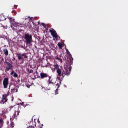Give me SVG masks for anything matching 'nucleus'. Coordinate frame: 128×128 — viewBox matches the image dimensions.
<instances>
[{"mask_svg":"<svg viewBox=\"0 0 128 128\" xmlns=\"http://www.w3.org/2000/svg\"><path fill=\"white\" fill-rule=\"evenodd\" d=\"M54 68L56 70V72L58 74L57 80H60V84H56L58 88H60V84H62V82L64 80V76H70V72H72V67L70 66L69 67H64V69L60 68V66L58 64H56L54 66Z\"/></svg>","mask_w":128,"mask_h":128,"instance_id":"obj_1","label":"nucleus"},{"mask_svg":"<svg viewBox=\"0 0 128 128\" xmlns=\"http://www.w3.org/2000/svg\"><path fill=\"white\" fill-rule=\"evenodd\" d=\"M23 38L25 40L26 44H32V35L29 33L26 34H24Z\"/></svg>","mask_w":128,"mask_h":128,"instance_id":"obj_2","label":"nucleus"},{"mask_svg":"<svg viewBox=\"0 0 128 128\" xmlns=\"http://www.w3.org/2000/svg\"><path fill=\"white\" fill-rule=\"evenodd\" d=\"M26 54H17V57L18 58V60H20V62H22L21 64H24V60L26 58L28 60V56H27Z\"/></svg>","mask_w":128,"mask_h":128,"instance_id":"obj_3","label":"nucleus"},{"mask_svg":"<svg viewBox=\"0 0 128 128\" xmlns=\"http://www.w3.org/2000/svg\"><path fill=\"white\" fill-rule=\"evenodd\" d=\"M66 52H67V54L69 56L68 58V62H70V65L68 66L66 65L64 68H70V66L72 67L71 64H73L72 62H74V58H72V54H70V51H68V50L66 49Z\"/></svg>","mask_w":128,"mask_h":128,"instance_id":"obj_4","label":"nucleus"},{"mask_svg":"<svg viewBox=\"0 0 128 128\" xmlns=\"http://www.w3.org/2000/svg\"><path fill=\"white\" fill-rule=\"evenodd\" d=\"M9 80H10V79L8 78H6L4 79L3 81V86H4V88L5 89L8 88L10 84Z\"/></svg>","mask_w":128,"mask_h":128,"instance_id":"obj_5","label":"nucleus"},{"mask_svg":"<svg viewBox=\"0 0 128 128\" xmlns=\"http://www.w3.org/2000/svg\"><path fill=\"white\" fill-rule=\"evenodd\" d=\"M50 32L53 38H56V40H57V38H58V33H56V31L54 28H52V30L50 31Z\"/></svg>","mask_w":128,"mask_h":128,"instance_id":"obj_6","label":"nucleus"},{"mask_svg":"<svg viewBox=\"0 0 128 128\" xmlns=\"http://www.w3.org/2000/svg\"><path fill=\"white\" fill-rule=\"evenodd\" d=\"M6 64H7V66L6 67V71L10 72V70H12V68H14V66L9 62H6Z\"/></svg>","mask_w":128,"mask_h":128,"instance_id":"obj_7","label":"nucleus"},{"mask_svg":"<svg viewBox=\"0 0 128 128\" xmlns=\"http://www.w3.org/2000/svg\"><path fill=\"white\" fill-rule=\"evenodd\" d=\"M1 104H4L6 102H8V95H3L2 96V100H1Z\"/></svg>","mask_w":128,"mask_h":128,"instance_id":"obj_8","label":"nucleus"},{"mask_svg":"<svg viewBox=\"0 0 128 128\" xmlns=\"http://www.w3.org/2000/svg\"><path fill=\"white\" fill-rule=\"evenodd\" d=\"M48 75L46 74H44V73H40V78H42V80H44V78H48Z\"/></svg>","mask_w":128,"mask_h":128,"instance_id":"obj_9","label":"nucleus"},{"mask_svg":"<svg viewBox=\"0 0 128 128\" xmlns=\"http://www.w3.org/2000/svg\"><path fill=\"white\" fill-rule=\"evenodd\" d=\"M10 22H14L15 24H14V26H16V28H20V24H16V20H12V18H10Z\"/></svg>","mask_w":128,"mask_h":128,"instance_id":"obj_10","label":"nucleus"},{"mask_svg":"<svg viewBox=\"0 0 128 128\" xmlns=\"http://www.w3.org/2000/svg\"><path fill=\"white\" fill-rule=\"evenodd\" d=\"M48 84H54V82H52V77L49 76V80L48 81Z\"/></svg>","mask_w":128,"mask_h":128,"instance_id":"obj_11","label":"nucleus"},{"mask_svg":"<svg viewBox=\"0 0 128 128\" xmlns=\"http://www.w3.org/2000/svg\"><path fill=\"white\" fill-rule=\"evenodd\" d=\"M41 25H42V26H44V28H46V30H48V25L44 24V23H42V24H41Z\"/></svg>","mask_w":128,"mask_h":128,"instance_id":"obj_12","label":"nucleus"},{"mask_svg":"<svg viewBox=\"0 0 128 128\" xmlns=\"http://www.w3.org/2000/svg\"><path fill=\"white\" fill-rule=\"evenodd\" d=\"M11 76H13L14 78H18V76L14 72H11Z\"/></svg>","mask_w":128,"mask_h":128,"instance_id":"obj_13","label":"nucleus"},{"mask_svg":"<svg viewBox=\"0 0 128 128\" xmlns=\"http://www.w3.org/2000/svg\"><path fill=\"white\" fill-rule=\"evenodd\" d=\"M18 92V89L13 88V89L11 90L12 94H14L16 92Z\"/></svg>","mask_w":128,"mask_h":128,"instance_id":"obj_14","label":"nucleus"},{"mask_svg":"<svg viewBox=\"0 0 128 128\" xmlns=\"http://www.w3.org/2000/svg\"><path fill=\"white\" fill-rule=\"evenodd\" d=\"M4 52L6 56H8V49H4Z\"/></svg>","mask_w":128,"mask_h":128,"instance_id":"obj_15","label":"nucleus"},{"mask_svg":"<svg viewBox=\"0 0 128 128\" xmlns=\"http://www.w3.org/2000/svg\"><path fill=\"white\" fill-rule=\"evenodd\" d=\"M58 46L60 48V50H62L63 45L62 43H58Z\"/></svg>","mask_w":128,"mask_h":128,"instance_id":"obj_16","label":"nucleus"},{"mask_svg":"<svg viewBox=\"0 0 128 128\" xmlns=\"http://www.w3.org/2000/svg\"><path fill=\"white\" fill-rule=\"evenodd\" d=\"M16 118V112H15L13 116H12V118H11V120H14V118Z\"/></svg>","mask_w":128,"mask_h":128,"instance_id":"obj_17","label":"nucleus"},{"mask_svg":"<svg viewBox=\"0 0 128 128\" xmlns=\"http://www.w3.org/2000/svg\"><path fill=\"white\" fill-rule=\"evenodd\" d=\"M15 112H16V115L17 116H20V111H16Z\"/></svg>","mask_w":128,"mask_h":128,"instance_id":"obj_18","label":"nucleus"},{"mask_svg":"<svg viewBox=\"0 0 128 128\" xmlns=\"http://www.w3.org/2000/svg\"><path fill=\"white\" fill-rule=\"evenodd\" d=\"M10 126L12 128H14V122H12Z\"/></svg>","mask_w":128,"mask_h":128,"instance_id":"obj_19","label":"nucleus"},{"mask_svg":"<svg viewBox=\"0 0 128 128\" xmlns=\"http://www.w3.org/2000/svg\"><path fill=\"white\" fill-rule=\"evenodd\" d=\"M56 92V94H58V88H57Z\"/></svg>","mask_w":128,"mask_h":128,"instance_id":"obj_20","label":"nucleus"},{"mask_svg":"<svg viewBox=\"0 0 128 128\" xmlns=\"http://www.w3.org/2000/svg\"><path fill=\"white\" fill-rule=\"evenodd\" d=\"M29 74H34V70H30L29 72Z\"/></svg>","mask_w":128,"mask_h":128,"instance_id":"obj_21","label":"nucleus"},{"mask_svg":"<svg viewBox=\"0 0 128 128\" xmlns=\"http://www.w3.org/2000/svg\"><path fill=\"white\" fill-rule=\"evenodd\" d=\"M56 59L57 60H60V58H58V56H56Z\"/></svg>","mask_w":128,"mask_h":128,"instance_id":"obj_22","label":"nucleus"},{"mask_svg":"<svg viewBox=\"0 0 128 128\" xmlns=\"http://www.w3.org/2000/svg\"><path fill=\"white\" fill-rule=\"evenodd\" d=\"M13 14H14L15 16H16V11H12Z\"/></svg>","mask_w":128,"mask_h":128,"instance_id":"obj_23","label":"nucleus"},{"mask_svg":"<svg viewBox=\"0 0 128 128\" xmlns=\"http://www.w3.org/2000/svg\"><path fill=\"white\" fill-rule=\"evenodd\" d=\"M28 128H34V126H30Z\"/></svg>","mask_w":128,"mask_h":128,"instance_id":"obj_24","label":"nucleus"},{"mask_svg":"<svg viewBox=\"0 0 128 128\" xmlns=\"http://www.w3.org/2000/svg\"><path fill=\"white\" fill-rule=\"evenodd\" d=\"M36 74H38V71H36Z\"/></svg>","mask_w":128,"mask_h":128,"instance_id":"obj_25","label":"nucleus"},{"mask_svg":"<svg viewBox=\"0 0 128 128\" xmlns=\"http://www.w3.org/2000/svg\"><path fill=\"white\" fill-rule=\"evenodd\" d=\"M9 90H10V88H9Z\"/></svg>","mask_w":128,"mask_h":128,"instance_id":"obj_26","label":"nucleus"},{"mask_svg":"<svg viewBox=\"0 0 128 128\" xmlns=\"http://www.w3.org/2000/svg\"><path fill=\"white\" fill-rule=\"evenodd\" d=\"M42 126H44V124H42Z\"/></svg>","mask_w":128,"mask_h":128,"instance_id":"obj_27","label":"nucleus"},{"mask_svg":"<svg viewBox=\"0 0 128 128\" xmlns=\"http://www.w3.org/2000/svg\"><path fill=\"white\" fill-rule=\"evenodd\" d=\"M20 28H23L22 26H21Z\"/></svg>","mask_w":128,"mask_h":128,"instance_id":"obj_28","label":"nucleus"},{"mask_svg":"<svg viewBox=\"0 0 128 128\" xmlns=\"http://www.w3.org/2000/svg\"><path fill=\"white\" fill-rule=\"evenodd\" d=\"M38 122H40V121H38Z\"/></svg>","mask_w":128,"mask_h":128,"instance_id":"obj_29","label":"nucleus"},{"mask_svg":"<svg viewBox=\"0 0 128 128\" xmlns=\"http://www.w3.org/2000/svg\"><path fill=\"white\" fill-rule=\"evenodd\" d=\"M38 122H40V121H38Z\"/></svg>","mask_w":128,"mask_h":128,"instance_id":"obj_30","label":"nucleus"},{"mask_svg":"<svg viewBox=\"0 0 128 128\" xmlns=\"http://www.w3.org/2000/svg\"><path fill=\"white\" fill-rule=\"evenodd\" d=\"M38 122H40V121H38Z\"/></svg>","mask_w":128,"mask_h":128,"instance_id":"obj_31","label":"nucleus"},{"mask_svg":"<svg viewBox=\"0 0 128 128\" xmlns=\"http://www.w3.org/2000/svg\"><path fill=\"white\" fill-rule=\"evenodd\" d=\"M40 128H42L41 127Z\"/></svg>","mask_w":128,"mask_h":128,"instance_id":"obj_32","label":"nucleus"}]
</instances>
